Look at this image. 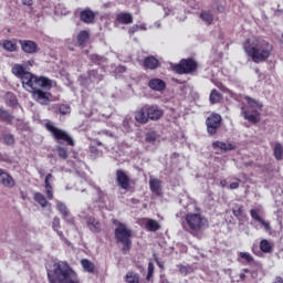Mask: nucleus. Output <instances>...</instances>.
Instances as JSON below:
<instances>
[{"mask_svg": "<svg viewBox=\"0 0 283 283\" xmlns=\"http://www.w3.org/2000/svg\"><path fill=\"white\" fill-rule=\"evenodd\" d=\"M243 50L253 63H264L269 61L271 54H273V44L261 38H248L243 42Z\"/></svg>", "mask_w": 283, "mask_h": 283, "instance_id": "1", "label": "nucleus"}, {"mask_svg": "<svg viewBox=\"0 0 283 283\" xmlns=\"http://www.w3.org/2000/svg\"><path fill=\"white\" fill-rule=\"evenodd\" d=\"M49 283H82L78 274L65 261L53 264L52 270H48Z\"/></svg>", "mask_w": 283, "mask_h": 283, "instance_id": "2", "label": "nucleus"}, {"mask_svg": "<svg viewBox=\"0 0 283 283\" xmlns=\"http://www.w3.org/2000/svg\"><path fill=\"white\" fill-rule=\"evenodd\" d=\"M164 114L158 105L145 104L135 111V120L139 125H147L149 120H160Z\"/></svg>", "mask_w": 283, "mask_h": 283, "instance_id": "3", "label": "nucleus"}, {"mask_svg": "<svg viewBox=\"0 0 283 283\" xmlns=\"http://www.w3.org/2000/svg\"><path fill=\"white\" fill-rule=\"evenodd\" d=\"M113 224L116 227L114 230V237L117 244H122V253L127 255L132 251V230L127 228V224L114 220Z\"/></svg>", "mask_w": 283, "mask_h": 283, "instance_id": "4", "label": "nucleus"}, {"mask_svg": "<svg viewBox=\"0 0 283 283\" xmlns=\"http://www.w3.org/2000/svg\"><path fill=\"white\" fill-rule=\"evenodd\" d=\"M21 83L22 87L27 92H30V94L38 87H42V90H46V92L52 90V80L45 76H36L30 72L22 77Z\"/></svg>", "mask_w": 283, "mask_h": 283, "instance_id": "5", "label": "nucleus"}, {"mask_svg": "<svg viewBox=\"0 0 283 283\" xmlns=\"http://www.w3.org/2000/svg\"><path fill=\"white\" fill-rule=\"evenodd\" d=\"M175 74H196L198 72V61L193 57L181 59L179 63L170 65Z\"/></svg>", "mask_w": 283, "mask_h": 283, "instance_id": "6", "label": "nucleus"}, {"mask_svg": "<svg viewBox=\"0 0 283 283\" xmlns=\"http://www.w3.org/2000/svg\"><path fill=\"white\" fill-rule=\"evenodd\" d=\"M44 127L48 132H50L51 136L54 138V140H56V143H66V145L70 147H74V139L72 136H70V134H67V132L56 128L52 122H46Z\"/></svg>", "mask_w": 283, "mask_h": 283, "instance_id": "7", "label": "nucleus"}, {"mask_svg": "<svg viewBox=\"0 0 283 283\" xmlns=\"http://www.w3.org/2000/svg\"><path fill=\"white\" fill-rule=\"evenodd\" d=\"M186 224L191 233V235H198L201 229L207 224V218L202 217L200 213H188L185 217Z\"/></svg>", "mask_w": 283, "mask_h": 283, "instance_id": "8", "label": "nucleus"}, {"mask_svg": "<svg viewBox=\"0 0 283 283\" xmlns=\"http://www.w3.org/2000/svg\"><path fill=\"white\" fill-rule=\"evenodd\" d=\"M206 127L209 136H216L218 129L222 127V116L218 113H211L206 119Z\"/></svg>", "mask_w": 283, "mask_h": 283, "instance_id": "9", "label": "nucleus"}, {"mask_svg": "<svg viewBox=\"0 0 283 283\" xmlns=\"http://www.w3.org/2000/svg\"><path fill=\"white\" fill-rule=\"evenodd\" d=\"M117 187L124 189V191H128L129 187H132V179L129 175L123 169H117L115 172Z\"/></svg>", "mask_w": 283, "mask_h": 283, "instance_id": "10", "label": "nucleus"}, {"mask_svg": "<svg viewBox=\"0 0 283 283\" xmlns=\"http://www.w3.org/2000/svg\"><path fill=\"white\" fill-rule=\"evenodd\" d=\"M32 98L35 99L40 105H50V99L52 98V93L43 91V87H38L32 93Z\"/></svg>", "mask_w": 283, "mask_h": 283, "instance_id": "11", "label": "nucleus"}, {"mask_svg": "<svg viewBox=\"0 0 283 283\" xmlns=\"http://www.w3.org/2000/svg\"><path fill=\"white\" fill-rule=\"evenodd\" d=\"M81 85H92L94 81H103V75L98 74V70H90L87 71V75L80 76Z\"/></svg>", "mask_w": 283, "mask_h": 283, "instance_id": "12", "label": "nucleus"}, {"mask_svg": "<svg viewBox=\"0 0 283 283\" xmlns=\"http://www.w3.org/2000/svg\"><path fill=\"white\" fill-rule=\"evenodd\" d=\"M18 43L24 54H36L39 52V44L32 40H18Z\"/></svg>", "mask_w": 283, "mask_h": 283, "instance_id": "13", "label": "nucleus"}, {"mask_svg": "<svg viewBox=\"0 0 283 283\" xmlns=\"http://www.w3.org/2000/svg\"><path fill=\"white\" fill-rule=\"evenodd\" d=\"M0 185L7 189H12L17 185V181H14L12 175L0 168Z\"/></svg>", "mask_w": 283, "mask_h": 283, "instance_id": "14", "label": "nucleus"}, {"mask_svg": "<svg viewBox=\"0 0 283 283\" xmlns=\"http://www.w3.org/2000/svg\"><path fill=\"white\" fill-rule=\"evenodd\" d=\"M231 210L239 222H247L249 220V216L244 212V206L234 203Z\"/></svg>", "mask_w": 283, "mask_h": 283, "instance_id": "15", "label": "nucleus"}, {"mask_svg": "<svg viewBox=\"0 0 283 283\" xmlns=\"http://www.w3.org/2000/svg\"><path fill=\"white\" fill-rule=\"evenodd\" d=\"M241 114L245 120L253 123V125L260 123V112H258V109H253L251 113H249L247 107H242Z\"/></svg>", "mask_w": 283, "mask_h": 283, "instance_id": "16", "label": "nucleus"}, {"mask_svg": "<svg viewBox=\"0 0 283 283\" xmlns=\"http://www.w3.org/2000/svg\"><path fill=\"white\" fill-rule=\"evenodd\" d=\"M86 226L92 233H101L103 231V227L101 226V221L94 217H86Z\"/></svg>", "mask_w": 283, "mask_h": 283, "instance_id": "17", "label": "nucleus"}, {"mask_svg": "<svg viewBox=\"0 0 283 283\" xmlns=\"http://www.w3.org/2000/svg\"><path fill=\"white\" fill-rule=\"evenodd\" d=\"M213 149H220L221 151H235L238 146L233 143H224L220 140H216L212 143Z\"/></svg>", "mask_w": 283, "mask_h": 283, "instance_id": "18", "label": "nucleus"}, {"mask_svg": "<svg viewBox=\"0 0 283 283\" xmlns=\"http://www.w3.org/2000/svg\"><path fill=\"white\" fill-rule=\"evenodd\" d=\"M148 87L154 92H165L167 90V83L161 78H153L148 82Z\"/></svg>", "mask_w": 283, "mask_h": 283, "instance_id": "19", "label": "nucleus"}, {"mask_svg": "<svg viewBox=\"0 0 283 283\" xmlns=\"http://www.w3.org/2000/svg\"><path fill=\"white\" fill-rule=\"evenodd\" d=\"M52 178H54V176H52V174H48L44 180V187H45V193H46L48 200H54V188L52 187Z\"/></svg>", "mask_w": 283, "mask_h": 283, "instance_id": "20", "label": "nucleus"}, {"mask_svg": "<svg viewBox=\"0 0 283 283\" xmlns=\"http://www.w3.org/2000/svg\"><path fill=\"white\" fill-rule=\"evenodd\" d=\"M143 65L145 70H158L160 61H158L154 55H148L144 59Z\"/></svg>", "mask_w": 283, "mask_h": 283, "instance_id": "21", "label": "nucleus"}, {"mask_svg": "<svg viewBox=\"0 0 283 283\" xmlns=\"http://www.w3.org/2000/svg\"><path fill=\"white\" fill-rule=\"evenodd\" d=\"M94 19H96V13L91 9H84L80 12V21H82V23H94Z\"/></svg>", "mask_w": 283, "mask_h": 283, "instance_id": "22", "label": "nucleus"}, {"mask_svg": "<svg viewBox=\"0 0 283 283\" xmlns=\"http://www.w3.org/2000/svg\"><path fill=\"white\" fill-rule=\"evenodd\" d=\"M17 42L19 43V40H2L0 45L6 52H19Z\"/></svg>", "mask_w": 283, "mask_h": 283, "instance_id": "23", "label": "nucleus"}, {"mask_svg": "<svg viewBox=\"0 0 283 283\" xmlns=\"http://www.w3.org/2000/svg\"><path fill=\"white\" fill-rule=\"evenodd\" d=\"M11 73L13 76H17V78H20L21 81L27 74L30 73V71H28L23 64H13L11 67Z\"/></svg>", "mask_w": 283, "mask_h": 283, "instance_id": "24", "label": "nucleus"}, {"mask_svg": "<svg viewBox=\"0 0 283 283\" xmlns=\"http://www.w3.org/2000/svg\"><path fill=\"white\" fill-rule=\"evenodd\" d=\"M116 22L122 23V25H129L134 23V17L129 12H120L116 14Z\"/></svg>", "mask_w": 283, "mask_h": 283, "instance_id": "25", "label": "nucleus"}, {"mask_svg": "<svg viewBox=\"0 0 283 283\" xmlns=\"http://www.w3.org/2000/svg\"><path fill=\"white\" fill-rule=\"evenodd\" d=\"M149 187H150V191L151 193H155V196H163V184L160 182L159 179L156 178H151L149 180Z\"/></svg>", "mask_w": 283, "mask_h": 283, "instance_id": "26", "label": "nucleus"}, {"mask_svg": "<svg viewBox=\"0 0 283 283\" xmlns=\"http://www.w3.org/2000/svg\"><path fill=\"white\" fill-rule=\"evenodd\" d=\"M222 93H220L218 90L213 88L210 92L209 95V101H210V105H218V103H222Z\"/></svg>", "mask_w": 283, "mask_h": 283, "instance_id": "27", "label": "nucleus"}, {"mask_svg": "<svg viewBox=\"0 0 283 283\" xmlns=\"http://www.w3.org/2000/svg\"><path fill=\"white\" fill-rule=\"evenodd\" d=\"M76 39L80 48H85L87 45V41H90V32L85 30L80 31Z\"/></svg>", "mask_w": 283, "mask_h": 283, "instance_id": "28", "label": "nucleus"}, {"mask_svg": "<svg viewBox=\"0 0 283 283\" xmlns=\"http://www.w3.org/2000/svg\"><path fill=\"white\" fill-rule=\"evenodd\" d=\"M145 229L150 232L160 231V223L155 219H147Z\"/></svg>", "mask_w": 283, "mask_h": 283, "instance_id": "29", "label": "nucleus"}, {"mask_svg": "<svg viewBox=\"0 0 283 283\" xmlns=\"http://www.w3.org/2000/svg\"><path fill=\"white\" fill-rule=\"evenodd\" d=\"M0 120H2V123H8L9 125H12V120H14V115H12L7 109L0 107Z\"/></svg>", "mask_w": 283, "mask_h": 283, "instance_id": "30", "label": "nucleus"}, {"mask_svg": "<svg viewBox=\"0 0 283 283\" xmlns=\"http://www.w3.org/2000/svg\"><path fill=\"white\" fill-rule=\"evenodd\" d=\"M125 282L126 283H140V274L129 271L125 275Z\"/></svg>", "mask_w": 283, "mask_h": 283, "instance_id": "31", "label": "nucleus"}, {"mask_svg": "<svg viewBox=\"0 0 283 283\" xmlns=\"http://www.w3.org/2000/svg\"><path fill=\"white\" fill-rule=\"evenodd\" d=\"M260 250L262 251V253H272L273 252V243H271L266 239H263L260 241Z\"/></svg>", "mask_w": 283, "mask_h": 283, "instance_id": "32", "label": "nucleus"}, {"mask_svg": "<svg viewBox=\"0 0 283 283\" xmlns=\"http://www.w3.org/2000/svg\"><path fill=\"white\" fill-rule=\"evenodd\" d=\"M91 63H94V65H103V63H107V59L105 56L98 55L96 53H93L88 56Z\"/></svg>", "mask_w": 283, "mask_h": 283, "instance_id": "33", "label": "nucleus"}, {"mask_svg": "<svg viewBox=\"0 0 283 283\" xmlns=\"http://www.w3.org/2000/svg\"><path fill=\"white\" fill-rule=\"evenodd\" d=\"M33 200H35L38 202V205H40V207H42L43 209H45V207H48V199L45 198V195H43L41 192H35L33 195Z\"/></svg>", "mask_w": 283, "mask_h": 283, "instance_id": "34", "label": "nucleus"}, {"mask_svg": "<svg viewBox=\"0 0 283 283\" xmlns=\"http://www.w3.org/2000/svg\"><path fill=\"white\" fill-rule=\"evenodd\" d=\"M56 209L61 213L63 220L70 217V210H67V206H65V203H63L62 201L56 202Z\"/></svg>", "mask_w": 283, "mask_h": 283, "instance_id": "35", "label": "nucleus"}, {"mask_svg": "<svg viewBox=\"0 0 283 283\" xmlns=\"http://www.w3.org/2000/svg\"><path fill=\"white\" fill-rule=\"evenodd\" d=\"M81 265L84 269V271H86V273H94V269H96L94 263H92V261L87 259H82Z\"/></svg>", "mask_w": 283, "mask_h": 283, "instance_id": "36", "label": "nucleus"}, {"mask_svg": "<svg viewBox=\"0 0 283 283\" xmlns=\"http://www.w3.org/2000/svg\"><path fill=\"white\" fill-rule=\"evenodd\" d=\"M273 153H274L275 160H279V161L283 160V146H282V144L276 143L274 145Z\"/></svg>", "mask_w": 283, "mask_h": 283, "instance_id": "37", "label": "nucleus"}, {"mask_svg": "<svg viewBox=\"0 0 283 283\" xmlns=\"http://www.w3.org/2000/svg\"><path fill=\"white\" fill-rule=\"evenodd\" d=\"M200 19L207 23V25L213 24V14H211L209 11H202L200 13Z\"/></svg>", "mask_w": 283, "mask_h": 283, "instance_id": "38", "label": "nucleus"}, {"mask_svg": "<svg viewBox=\"0 0 283 283\" xmlns=\"http://www.w3.org/2000/svg\"><path fill=\"white\" fill-rule=\"evenodd\" d=\"M6 104L8 105V107H17V105H19V101L17 99V95H14L12 93H8Z\"/></svg>", "mask_w": 283, "mask_h": 283, "instance_id": "39", "label": "nucleus"}, {"mask_svg": "<svg viewBox=\"0 0 283 283\" xmlns=\"http://www.w3.org/2000/svg\"><path fill=\"white\" fill-rule=\"evenodd\" d=\"M245 101L251 109H262V104L252 97L245 96Z\"/></svg>", "mask_w": 283, "mask_h": 283, "instance_id": "40", "label": "nucleus"}, {"mask_svg": "<svg viewBox=\"0 0 283 283\" xmlns=\"http://www.w3.org/2000/svg\"><path fill=\"white\" fill-rule=\"evenodd\" d=\"M59 112L62 116H67V114H72V107H70V104H62L59 107Z\"/></svg>", "mask_w": 283, "mask_h": 283, "instance_id": "41", "label": "nucleus"}, {"mask_svg": "<svg viewBox=\"0 0 283 283\" xmlns=\"http://www.w3.org/2000/svg\"><path fill=\"white\" fill-rule=\"evenodd\" d=\"M57 155L60 158H62V160H67L69 158L67 149L62 146L57 147Z\"/></svg>", "mask_w": 283, "mask_h": 283, "instance_id": "42", "label": "nucleus"}, {"mask_svg": "<svg viewBox=\"0 0 283 283\" xmlns=\"http://www.w3.org/2000/svg\"><path fill=\"white\" fill-rule=\"evenodd\" d=\"M3 143H4V145H8V146L14 145V143H15L14 135H11V134L4 135L3 136Z\"/></svg>", "mask_w": 283, "mask_h": 283, "instance_id": "43", "label": "nucleus"}, {"mask_svg": "<svg viewBox=\"0 0 283 283\" xmlns=\"http://www.w3.org/2000/svg\"><path fill=\"white\" fill-rule=\"evenodd\" d=\"M239 258H241V260H245V262H248L249 264L253 262V255H251V253L249 252H240Z\"/></svg>", "mask_w": 283, "mask_h": 283, "instance_id": "44", "label": "nucleus"}, {"mask_svg": "<svg viewBox=\"0 0 283 283\" xmlns=\"http://www.w3.org/2000/svg\"><path fill=\"white\" fill-rule=\"evenodd\" d=\"M250 216H251L252 220H255L256 222H261L263 220L262 217H260V211L259 210L251 209L250 210Z\"/></svg>", "mask_w": 283, "mask_h": 283, "instance_id": "45", "label": "nucleus"}, {"mask_svg": "<svg viewBox=\"0 0 283 283\" xmlns=\"http://www.w3.org/2000/svg\"><path fill=\"white\" fill-rule=\"evenodd\" d=\"M88 151H90L92 158H98V155L101 154L98 148L96 146H94V145H90L88 146Z\"/></svg>", "mask_w": 283, "mask_h": 283, "instance_id": "46", "label": "nucleus"}, {"mask_svg": "<svg viewBox=\"0 0 283 283\" xmlns=\"http://www.w3.org/2000/svg\"><path fill=\"white\" fill-rule=\"evenodd\" d=\"M52 229L54 231H59V229H61V219L59 217L53 218Z\"/></svg>", "mask_w": 283, "mask_h": 283, "instance_id": "47", "label": "nucleus"}, {"mask_svg": "<svg viewBox=\"0 0 283 283\" xmlns=\"http://www.w3.org/2000/svg\"><path fill=\"white\" fill-rule=\"evenodd\" d=\"M154 270H155L154 263L149 262L148 263V272H147V275H146V280H151V277L154 276Z\"/></svg>", "mask_w": 283, "mask_h": 283, "instance_id": "48", "label": "nucleus"}, {"mask_svg": "<svg viewBox=\"0 0 283 283\" xmlns=\"http://www.w3.org/2000/svg\"><path fill=\"white\" fill-rule=\"evenodd\" d=\"M259 222H260V224H262V227H264L265 231H271V223H269V221L261 219V221H259Z\"/></svg>", "mask_w": 283, "mask_h": 283, "instance_id": "49", "label": "nucleus"}, {"mask_svg": "<svg viewBox=\"0 0 283 283\" xmlns=\"http://www.w3.org/2000/svg\"><path fill=\"white\" fill-rule=\"evenodd\" d=\"M219 90L222 91L224 94H229L231 96V94H233V92L231 90H229L227 86H224L223 84L218 85Z\"/></svg>", "mask_w": 283, "mask_h": 283, "instance_id": "50", "label": "nucleus"}, {"mask_svg": "<svg viewBox=\"0 0 283 283\" xmlns=\"http://www.w3.org/2000/svg\"><path fill=\"white\" fill-rule=\"evenodd\" d=\"M146 143H156V135L154 134H148L146 136Z\"/></svg>", "mask_w": 283, "mask_h": 283, "instance_id": "51", "label": "nucleus"}, {"mask_svg": "<svg viewBox=\"0 0 283 283\" xmlns=\"http://www.w3.org/2000/svg\"><path fill=\"white\" fill-rule=\"evenodd\" d=\"M229 187H230V189H238V187H240V182L233 181V182L230 184Z\"/></svg>", "mask_w": 283, "mask_h": 283, "instance_id": "52", "label": "nucleus"}, {"mask_svg": "<svg viewBox=\"0 0 283 283\" xmlns=\"http://www.w3.org/2000/svg\"><path fill=\"white\" fill-rule=\"evenodd\" d=\"M224 10H226V8H224V6H222V4H219V6L217 7V12H218L219 14H222V13L224 12Z\"/></svg>", "mask_w": 283, "mask_h": 283, "instance_id": "53", "label": "nucleus"}, {"mask_svg": "<svg viewBox=\"0 0 283 283\" xmlns=\"http://www.w3.org/2000/svg\"><path fill=\"white\" fill-rule=\"evenodd\" d=\"M155 262L159 269H165V265L160 262V260H158V256H155Z\"/></svg>", "mask_w": 283, "mask_h": 283, "instance_id": "54", "label": "nucleus"}, {"mask_svg": "<svg viewBox=\"0 0 283 283\" xmlns=\"http://www.w3.org/2000/svg\"><path fill=\"white\" fill-rule=\"evenodd\" d=\"M57 235L61 237V239L64 241V242H67V238H65V235L63 234V231H56Z\"/></svg>", "mask_w": 283, "mask_h": 283, "instance_id": "55", "label": "nucleus"}, {"mask_svg": "<svg viewBox=\"0 0 283 283\" xmlns=\"http://www.w3.org/2000/svg\"><path fill=\"white\" fill-rule=\"evenodd\" d=\"M23 6H32L34 3L33 0H22Z\"/></svg>", "mask_w": 283, "mask_h": 283, "instance_id": "56", "label": "nucleus"}, {"mask_svg": "<svg viewBox=\"0 0 283 283\" xmlns=\"http://www.w3.org/2000/svg\"><path fill=\"white\" fill-rule=\"evenodd\" d=\"M93 143H95V145H97V147H104L105 145H103V142L98 140V139H94Z\"/></svg>", "mask_w": 283, "mask_h": 283, "instance_id": "57", "label": "nucleus"}, {"mask_svg": "<svg viewBox=\"0 0 283 283\" xmlns=\"http://www.w3.org/2000/svg\"><path fill=\"white\" fill-rule=\"evenodd\" d=\"M179 271H180V273H187V266L181 265Z\"/></svg>", "mask_w": 283, "mask_h": 283, "instance_id": "58", "label": "nucleus"}, {"mask_svg": "<svg viewBox=\"0 0 283 283\" xmlns=\"http://www.w3.org/2000/svg\"><path fill=\"white\" fill-rule=\"evenodd\" d=\"M240 280H242V282H244V280H247V274L241 273V274H240Z\"/></svg>", "mask_w": 283, "mask_h": 283, "instance_id": "59", "label": "nucleus"}, {"mask_svg": "<svg viewBox=\"0 0 283 283\" xmlns=\"http://www.w3.org/2000/svg\"><path fill=\"white\" fill-rule=\"evenodd\" d=\"M220 185H221V187H227V180L226 179L221 180Z\"/></svg>", "mask_w": 283, "mask_h": 283, "instance_id": "60", "label": "nucleus"}, {"mask_svg": "<svg viewBox=\"0 0 283 283\" xmlns=\"http://www.w3.org/2000/svg\"><path fill=\"white\" fill-rule=\"evenodd\" d=\"M0 163H6V159L3 158V155L0 153Z\"/></svg>", "mask_w": 283, "mask_h": 283, "instance_id": "61", "label": "nucleus"}, {"mask_svg": "<svg viewBox=\"0 0 283 283\" xmlns=\"http://www.w3.org/2000/svg\"><path fill=\"white\" fill-rule=\"evenodd\" d=\"M175 81V83H178L179 85H182V83H185V82H180L179 80H174Z\"/></svg>", "mask_w": 283, "mask_h": 283, "instance_id": "62", "label": "nucleus"}, {"mask_svg": "<svg viewBox=\"0 0 283 283\" xmlns=\"http://www.w3.org/2000/svg\"><path fill=\"white\" fill-rule=\"evenodd\" d=\"M21 196L25 200V193L23 191L21 192Z\"/></svg>", "mask_w": 283, "mask_h": 283, "instance_id": "63", "label": "nucleus"}, {"mask_svg": "<svg viewBox=\"0 0 283 283\" xmlns=\"http://www.w3.org/2000/svg\"><path fill=\"white\" fill-rule=\"evenodd\" d=\"M243 271H244L245 273H249V272H250V270H249V269H244Z\"/></svg>", "mask_w": 283, "mask_h": 283, "instance_id": "64", "label": "nucleus"}]
</instances>
